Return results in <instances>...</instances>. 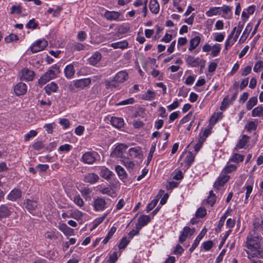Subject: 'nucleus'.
I'll use <instances>...</instances> for the list:
<instances>
[{
    "instance_id": "nucleus-1",
    "label": "nucleus",
    "mask_w": 263,
    "mask_h": 263,
    "mask_svg": "<svg viewBox=\"0 0 263 263\" xmlns=\"http://www.w3.org/2000/svg\"><path fill=\"white\" fill-rule=\"evenodd\" d=\"M260 238L255 233L248 235L247 239V247L250 251L253 249H259Z\"/></svg>"
},
{
    "instance_id": "nucleus-2",
    "label": "nucleus",
    "mask_w": 263,
    "mask_h": 263,
    "mask_svg": "<svg viewBox=\"0 0 263 263\" xmlns=\"http://www.w3.org/2000/svg\"><path fill=\"white\" fill-rule=\"evenodd\" d=\"M90 78L82 79L73 81L68 86V89L71 91H74L75 88L83 89L88 86L91 83Z\"/></svg>"
},
{
    "instance_id": "nucleus-3",
    "label": "nucleus",
    "mask_w": 263,
    "mask_h": 263,
    "mask_svg": "<svg viewBox=\"0 0 263 263\" xmlns=\"http://www.w3.org/2000/svg\"><path fill=\"white\" fill-rule=\"evenodd\" d=\"M128 148V146L125 144L120 143L118 144L115 148L114 151L110 154V156L112 158H121L122 159L123 157V153Z\"/></svg>"
},
{
    "instance_id": "nucleus-4",
    "label": "nucleus",
    "mask_w": 263,
    "mask_h": 263,
    "mask_svg": "<svg viewBox=\"0 0 263 263\" xmlns=\"http://www.w3.org/2000/svg\"><path fill=\"white\" fill-rule=\"evenodd\" d=\"M48 45V42L45 40H39L30 47L32 53H36L43 50Z\"/></svg>"
},
{
    "instance_id": "nucleus-5",
    "label": "nucleus",
    "mask_w": 263,
    "mask_h": 263,
    "mask_svg": "<svg viewBox=\"0 0 263 263\" xmlns=\"http://www.w3.org/2000/svg\"><path fill=\"white\" fill-rule=\"evenodd\" d=\"M57 76V74L54 73L53 69H49L39 80V84L43 85L50 80L54 79Z\"/></svg>"
},
{
    "instance_id": "nucleus-6",
    "label": "nucleus",
    "mask_w": 263,
    "mask_h": 263,
    "mask_svg": "<svg viewBox=\"0 0 263 263\" xmlns=\"http://www.w3.org/2000/svg\"><path fill=\"white\" fill-rule=\"evenodd\" d=\"M98 154L96 152H88L85 153L82 157L83 161L87 164H92L96 160V156Z\"/></svg>"
},
{
    "instance_id": "nucleus-7",
    "label": "nucleus",
    "mask_w": 263,
    "mask_h": 263,
    "mask_svg": "<svg viewBox=\"0 0 263 263\" xmlns=\"http://www.w3.org/2000/svg\"><path fill=\"white\" fill-rule=\"evenodd\" d=\"M21 79L27 81H32L33 79L34 73L29 69H24L22 70Z\"/></svg>"
},
{
    "instance_id": "nucleus-8",
    "label": "nucleus",
    "mask_w": 263,
    "mask_h": 263,
    "mask_svg": "<svg viewBox=\"0 0 263 263\" xmlns=\"http://www.w3.org/2000/svg\"><path fill=\"white\" fill-rule=\"evenodd\" d=\"M151 220L150 217L147 215L140 216L138 220V222L136 225V228L140 230L142 227L146 226Z\"/></svg>"
},
{
    "instance_id": "nucleus-9",
    "label": "nucleus",
    "mask_w": 263,
    "mask_h": 263,
    "mask_svg": "<svg viewBox=\"0 0 263 263\" xmlns=\"http://www.w3.org/2000/svg\"><path fill=\"white\" fill-rule=\"evenodd\" d=\"M14 90L17 96L24 95L27 91V86L24 83H18L14 86Z\"/></svg>"
},
{
    "instance_id": "nucleus-10",
    "label": "nucleus",
    "mask_w": 263,
    "mask_h": 263,
    "mask_svg": "<svg viewBox=\"0 0 263 263\" xmlns=\"http://www.w3.org/2000/svg\"><path fill=\"white\" fill-rule=\"evenodd\" d=\"M102 58L101 54L99 52H95L91 57H90L88 62L90 65L96 66L101 60Z\"/></svg>"
},
{
    "instance_id": "nucleus-11",
    "label": "nucleus",
    "mask_w": 263,
    "mask_h": 263,
    "mask_svg": "<svg viewBox=\"0 0 263 263\" xmlns=\"http://www.w3.org/2000/svg\"><path fill=\"white\" fill-rule=\"evenodd\" d=\"M186 62L189 65L196 67L199 66L201 60L199 58H195L192 55H188L186 59Z\"/></svg>"
},
{
    "instance_id": "nucleus-12",
    "label": "nucleus",
    "mask_w": 263,
    "mask_h": 263,
    "mask_svg": "<svg viewBox=\"0 0 263 263\" xmlns=\"http://www.w3.org/2000/svg\"><path fill=\"white\" fill-rule=\"evenodd\" d=\"M22 196V192L20 189H14L10 192L7 196L8 199L11 201H15L21 198Z\"/></svg>"
},
{
    "instance_id": "nucleus-13",
    "label": "nucleus",
    "mask_w": 263,
    "mask_h": 263,
    "mask_svg": "<svg viewBox=\"0 0 263 263\" xmlns=\"http://www.w3.org/2000/svg\"><path fill=\"white\" fill-rule=\"evenodd\" d=\"M206 232V230L205 229H203L200 233L198 235L196 239L194 240L193 244L191 248L189 249L191 252H192L198 246L200 241L202 239V238L204 237L205 233Z\"/></svg>"
},
{
    "instance_id": "nucleus-14",
    "label": "nucleus",
    "mask_w": 263,
    "mask_h": 263,
    "mask_svg": "<svg viewBox=\"0 0 263 263\" xmlns=\"http://www.w3.org/2000/svg\"><path fill=\"white\" fill-rule=\"evenodd\" d=\"M105 200L103 198H98L94 201V208L96 211L103 210L106 205Z\"/></svg>"
},
{
    "instance_id": "nucleus-15",
    "label": "nucleus",
    "mask_w": 263,
    "mask_h": 263,
    "mask_svg": "<svg viewBox=\"0 0 263 263\" xmlns=\"http://www.w3.org/2000/svg\"><path fill=\"white\" fill-rule=\"evenodd\" d=\"M99 179L98 175L95 173H88L84 177V181L90 184L96 183Z\"/></svg>"
},
{
    "instance_id": "nucleus-16",
    "label": "nucleus",
    "mask_w": 263,
    "mask_h": 263,
    "mask_svg": "<svg viewBox=\"0 0 263 263\" xmlns=\"http://www.w3.org/2000/svg\"><path fill=\"white\" fill-rule=\"evenodd\" d=\"M127 78L128 73L125 71H121L116 75L114 81L118 83H122Z\"/></svg>"
},
{
    "instance_id": "nucleus-17",
    "label": "nucleus",
    "mask_w": 263,
    "mask_h": 263,
    "mask_svg": "<svg viewBox=\"0 0 263 263\" xmlns=\"http://www.w3.org/2000/svg\"><path fill=\"white\" fill-rule=\"evenodd\" d=\"M111 124L117 128H120L124 125V120L122 118L112 117L110 120Z\"/></svg>"
},
{
    "instance_id": "nucleus-18",
    "label": "nucleus",
    "mask_w": 263,
    "mask_h": 263,
    "mask_svg": "<svg viewBox=\"0 0 263 263\" xmlns=\"http://www.w3.org/2000/svg\"><path fill=\"white\" fill-rule=\"evenodd\" d=\"M11 213V212L7 205L2 204L0 206V218L8 217Z\"/></svg>"
},
{
    "instance_id": "nucleus-19",
    "label": "nucleus",
    "mask_w": 263,
    "mask_h": 263,
    "mask_svg": "<svg viewBox=\"0 0 263 263\" xmlns=\"http://www.w3.org/2000/svg\"><path fill=\"white\" fill-rule=\"evenodd\" d=\"M229 176L228 175H223V176L219 177L217 180L214 183V187L218 189L220 186H223L229 179Z\"/></svg>"
},
{
    "instance_id": "nucleus-20",
    "label": "nucleus",
    "mask_w": 263,
    "mask_h": 263,
    "mask_svg": "<svg viewBox=\"0 0 263 263\" xmlns=\"http://www.w3.org/2000/svg\"><path fill=\"white\" fill-rule=\"evenodd\" d=\"M120 13L115 11H106L104 14L105 17L110 21L117 20L120 16Z\"/></svg>"
},
{
    "instance_id": "nucleus-21",
    "label": "nucleus",
    "mask_w": 263,
    "mask_h": 263,
    "mask_svg": "<svg viewBox=\"0 0 263 263\" xmlns=\"http://www.w3.org/2000/svg\"><path fill=\"white\" fill-rule=\"evenodd\" d=\"M248 254L249 258H251V256L252 257L263 258V251L260 249V246L259 249H253L251 251L250 253L248 252Z\"/></svg>"
},
{
    "instance_id": "nucleus-22",
    "label": "nucleus",
    "mask_w": 263,
    "mask_h": 263,
    "mask_svg": "<svg viewBox=\"0 0 263 263\" xmlns=\"http://www.w3.org/2000/svg\"><path fill=\"white\" fill-rule=\"evenodd\" d=\"M58 86L57 84L54 82H51L50 84H48L45 87V90L46 92L50 95L51 92H56L58 90Z\"/></svg>"
},
{
    "instance_id": "nucleus-23",
    "label": "nucleus",
    "mask_w": 263,
    "mask_h": 263,
    "mask_svg": "<svg viewBox=\"0 0 263 263\" xmlns=\"http://www.w3.org/2000/svg\"><path fill=\"white\" fill-rule=\"evenodd\" d=\"M200 37L199 36H196L194 38L192 39L190 41V47L189 50L192 51L195 49L199 44L200 42Z\"/></svg>"
},
{
    "instance_id": "nucleus-24",
    "label": "nucleus",
    "mask_w": 263,
    "mask_h": 263,
    "mask_svg": "<svg viewBox=\"0 0 263 263\" xmlns=\"http://www.w3.org/2000/svg\"><path fill=\"white\" fill-rule=\"evenodd\" d=\"M25 204L26 208L30 212L34 211L37 206L36 201L30 199H27Z\"/></svg>"
},
{
    "instance_id": "nucleus-25",
    "label": "nucleus",
    "mask_w": 263,
    "mask_h": 263,
    "mask_svg": "<svg viewBox=\"0 0 263 263\" xmlns=\"http://www.w3.org/2000/svg\"><path fill=\"white\" fill-rule=\"evenodd\" d=\"M149 9L151 12L157 14L159 11V5L157 0H151L149 3Z\"/></svg>"
},
{
    "instance_id": "nucleus-26",
    "label": "nucleus",
    "mask_w": 263,
    "mask_h": 263,
    "mask_svg": "<svg viewBox=\"0 0 263 263\" xmlns=\"http://www.w3.org/2000/svg\"><path fill=\"white\" fill-rule=\"evenodd\" d=\"M64 72L66 78H72L75 73V70L73 66L71 64L66 66L64 70Z\"/></svg>"
},
{
    "instance_id": "nucleus-27",
    "label": "nucleus",
    "mask_w": 263,
    "mask_h": 263,
    "mask_svg": "<svg viewBox=\"0 0 263 263\" xmlns=\"http://www.w3.org/2000/svg\"><path fill=\"white\" fill-rule=\"evenodd\" d=\"M141 154V150L139 147H135L129 149V155L134 158L140 157Z\"/></svg>"
},
{
    "instance_id": "nucleus-28",
    "label": "nucleus",
    "mask_w": 263,
    "mask_h": 263,
    "mask_svg": "<svg viewBox=\"0 0 263 263\" xmlns=\"http://www.w3.org/2000/svg\"><path fill=\"white\" fill-rule=\"evenodd\" d=\"M128 45V42L126 41H123L116 43H112L110 46L114 49L120 48L124 49L127 48Z\"/></svg>"
},
{
    "instance_id": "nucleus-29",
    "label": "nucleus",
    "mask_w": 263,
    "mask_h": 263,
    "mask_svg": "<svg viewBox=\"0 0 263 263\" xmlns=\"http://www.w3.org/2000/svg\"><path fill=\"white\" fill-rule=\"evenodd\" d=\"M212 126L209 125V127L205 128L203 132H200L199 134V139L201 142H204L208 136L211 134Z\"/></svg>"
},
{
    "instance_id": "nucleus-30",
    "label": "nucleus",
    "mask_w": 263,
    "mask_h": 263,
    "mask_svg": "<svg viewBox=\"0 0 263 263\" xmlns=\"http://www.w3.org/2000/svg\"><path fill=\"white\" fill-rule=\"evenodd\" d=\"M112 175V173L106 167H103L101 168L100 172V176L106 179H110Z\"/></svg>"
},
{
    "instance_id": "nucleus-31",
    "label": "nucleus",
    "mask_w": 263,
    "mask_h": 263,
    "mask_svg": "<svg viewBox=\"0 0 263 263\" xmlns=\"http://www.w3.org/2000/svg\"><path fill=\"white\" fill-rule=\"evenodd\" d=\"M253 117H263V107L258 106L253 109L252 111Z\"/></svg>"
},
{
    "instance_id": "nucleus-32",
    "label": "nucleus",
    "mask_w": 263,
    "mask_h": 263,
    "mask_svg": "<svg viewBox=\"0 0 263 263\" xmlns=\"http://www.w3.org/2000/svg\"><path fill=\"white\" fill-rule=\"evenodd\" d=\"M116 172L121 179H125L127 177V174L125 170L120 165H117L115 167Z\"/></svg>"
},
{
    "instance_id": "nucleus-33",
    "label": "nucleus",
    "mask_w": 263,
    "mask_h": 263,
    "mask_svg": "<svg viewBox=\"0 0 263 263\" xmlns=\"http://www.w3.org/2000/svg\"><path fill=\"white\" fill-rule=\"evenodd\" d=\"M257 103L256 97L250 98L246 104V108L248 110H251Z\"/></svg>"
},
{
    "instance_id": "nucleus-34",
    "label": "nucleus",
    "mask_w": 263,
    "mask_h": 263,
    "mask_svg": "<svg viewBox=\"0 0 263 263\" xmlns=\"http://www.w3.org/2000/svg\"><path fill=\"white\" fill-rule=\"evenodd\" d=\"M121 161L122 163L127 168H133L135 166L134 163L128 158L124 157Z\"/></svg>"
},
{
    "instance_id": "nucleus-35",
    "label": "nucleus",
    "mask_w": 263,
    "mask_h": 263,
    "mask_svg": "<svg viewBox=\"0 0 263 263\" xmlns=\"http://www.w3.org/2000/svg\"><path fill=\"white\" fill-rule=\"evenodd\" d=\"M249 137L246 135H243L242 139L239 141L238 143L237 144L236 147L238 148H243L247 143Z\"/></svg>"
},
{
    "instance_id": "nucleus-36",
    "label": "nucleus",
    "mask_w": 263,
    "mask_h": 263,
    "mask_svg": "<svg viewBox=\"0 0 263 263\" xmlns=\"http://www.w3.org/2000/svg\"><path fill=\"white\" fill-rule=\"evenodd\" d=\"M227 213H225L220 219L219 221L217 227L215 229V231L217 232H219L220 231L222 227L224 225V221L227 218Z\"/></svg>"
},
{
    "instance_id": "nucleus-37",
    "label": "nucleus",
    "mask_w": 263,
    "mask_h": 263,
    "mask_svg": "<svg viewBox=\"0 0 263 263\" xmlns=\"http://www.w3.org/2000/svg\"><path fill=\"white\" fill-rule=\"evenodd\" d=\"M220 9V7H212L206 12V14L208 16L220 14V13L219 12Z\"/></svg>"
},
{
    "instance_id": "nucleus-38",
    "label": "nucleus",
    "mask_w": 263,
    "mask_h": 263,
    "mask_svg": "<svg viewBox=\"0 0 263 263\" xmlns=\"http://www.w3.org/2000/svg\"><path fill=\"white\" fill-rule=\"evenodd\" d=\"M83 216V213L78 210H74L72 211L69 217L78 220Z\"/></svg>"
},
{
    "instance_id": "nucleus-39",
    "label": "nucleus",
    "mask_w": 263,
    "mask_h": 263,
    "mask_svg": "<svg viewBox=\"0 0 263 263\" xmlns=\"http://www.w3.org/2000/svg\"><path fill=\"white\" fill-rule=\"evenodd\" d=\"M216 201V197L214 194L213 191L210 192V195L207 199L206 202L210 204L211 206H213Z\"/></svg>"
},
{
    "instance_id": "nucleus-40",
    "label": "nucleus",
    "mask_w": 263,
    "mask_h": 263,
    "mask_svg": "<svg viewBox=\"0 0 263 263\" xmlns=\"http://www.w3.org/2000/svg\"><path fill=\"white\" fill-rule=\"evenodd\" d=\"M206 209L203 207H201L197 210L196 213V216L197 218H203L206 215Z\"/></svg>"
},
{
    "instance_id": "nucleus-41",
    "label": "nucleus",
    "mask_w": 263,
    "mask_h": 263,
    "mask_svg": "<svg viewBox=\"0 0 263 263\" xmlns=\"http://www.w3.org/2000/svg\"><path fill=\"white\" fill-rule=\"evenodd\" d=\"M243 159L244 157L243 155L238 154H235L233 155L230 160L233 162H239L243 161Z\"/></svg>"
},
{
    "instance_id": "nucleus-42",
    "label": "nucleus",
    "mask_w": 263,
    "mask_h": 263,
    "mask_svg": "<svg viewBox=\"0 0 263 263\" xmlns=\"http://www.w3.org/2000/svg\"><path fill=\"white\" fill-rule=\"evenodd\" d=\"M18 40V37L16 34L11 33L6 36L5 39L7 43H10L12 41H16Z\"/></svg>"
},
{
    "instance_id": "nucleus-43",
    "label": "nucleus",
    "mask_w": 263,
    "mask_h": 263,
    "mask_svg": "<svg viewBox=\"0 0 263 263\" xmlns=\"http://www.w3.org/2000/svg\"><path fill=\"white\" fill-rule=\"evenodd\" d=\"M220 44H216L214 45L212 47V51L211 52V54L213 57L217 56L218 53L220 52Z\"/></svg>"
},
{
    "instance_id": "nucleus-44",
    "label": "nucleus",
    "mask_w": 263,
    "mask_h": 263,
    "mask_svg": "<svg viewBox=\"0 0 263 263\" xmlns=\"http://www.w3.org/2000/svg\"><path fill=\"white\" fill-rule=\"evenodd\" d=\"M194 158L195 157L191 152H188L185 158V161L189 165H190L193 162Z\"/></svg>"
},
{
    "instance_id": "nucleus-45",
    "label": "nucleus",
    "mask_w": 263,
    "mask_h": 263,
    "mask_svg": "<svg viewBox=\"0 0 263 263\" xmlns=\"http://www.w3.org/2000/svg\"><path fill=\"white\" fill-rule=\"evenodd\" d=\"M158 198L154 199L151 201V203H148L147 206V212H149L156 206L158 202Z\"/></svg>"
},
{
    "instance_id": "nucleus-46",
    "label": "nucleus",
    "mask_w": 263,
    "mask_h": 263,
    "mask_svg": "<svg viewBox=\"0 0 263 263\" xmlns=\"http://www.w3.org/2000/svg\"><path fill=\"white\" fill-rule=\"evenodd\" d=\"M55 123L53 122L49 124H46L44 125V128L49 134H51L53 132V128L55 127Z\"/></svg>"
},
{
    "instance_id": "nucleus-47",
    "label": "nucleus",
    "mask_w": 263,
    "mask_h": 263,
    "mask_svg": "<svg viewBox=\"0 0 263 263\" xmlns=\"http://www.w3.org/2000/svg\"><path fill=\"white\" fill-rule=\"evenodd\" d=\"M74 202L80 207H82L83 206L84 204V202L82 198H81L80 195L76 196L74 199H73Z\"/></svg>"
},
{
    "instance_id": "nucleus-48",
    "label": "nucleus",
    "mask_w": 263,
    "mask_h": 263,
    "mask_svg": "<svg viewBox=\"0 0 263 263\" xmlns=\"http://www.w3.org/2000/svg\"><path fill=\"white\" fill-rule=\"evenodd\" d=\"M213 246V242L211 240L207 241L206 242H204L202 243V246L204 250L209 251L210 250Z\"/></svg>"
},
{
    "instance_id": "nucleus-49",
    "label": "nucleus",
    "mask_w": 263,
    "mask_h": 263,
    "mask_svg": "<svg viewBox=\"0 0 263 263\" xmlns=\"http://www.w3.org/2000/svg\"><path fill=\"white\" fill-rule=\"evenodd\" d=\"M44 147V145L42 141H37L32 145L33 148L37 151H39L42 149Z\"/></svg>"
},
{
    "instance_id": "nucleus-50",
    "label": "nucleus",
    "mask_w": 263,
    "mask_h": 263,
    "mask_svg": "<svg viewBox=\"0 0 263 263\" xmlns=\"http://www.w3.org/2000/svg\"><path fill=\"white\" fill-rule=\"evenodd\" d=\"M195 232L194 229H191L190 228L188 227H185L183 228V230L182 232V233H184V234L186 235V237H187L188 235H192L193 233Z\"/></svg>"
},
{
    "instance_id": "nucleus-51",
    "label": "nucleus",
    "mask_w": 263,
    "mask_h": 263,
    "mask_svg": "<svg viewBox=\"0 0 263 263\" xmlns=\"http://www.w3.org/2000/svg\"><path fill=\"white\" fill-rule=\"evenodd\" d=\"M37 132L34 130H31L29 133L27 134L25 136V140L26 141H28L31 138L36 136Z\"/></svg>"
},
{
    "instance_id": "nucleus-52",
    "label": "nucleus",
    "mask_w": 263,
    "mask_h": 263,
    "mask_svg": "<svg viewBox=\"0 0 263 263\" xmlns=\"http://www.w3.org/2000/svg\"><path fill=\"white\" fill-rule=\"evenodd\" d=\"M22 7L20 5L18 6H13L11 7V11L10 12L11 14H14L16 13L17 14H20L22 12Z\"/></svg>"
},
{
    "instance_id": "nucleus-53",
    "label": "nucleus",
    "mask_w": 263,
    "mask_h": 263,
    "mask_svg": "<svg viewBox=\"0 0 263 263\" xmlns=\"http://www.w3.org/2000/svg\"><path fill=\"white\" fill-rule=\"evenodd\" d=\"M129 243V240L126 237H123L119 245L120 249H124Z\"/></svg>"
},
{
    "instance_id": "nucleus-54",
    "label": "nucleus",
    "mask_w": 263,
    "mask_h": 263,
    "mask_svg": "<svg viewBox=\"0 0 263 263\" xmlns=\"http://www.w3.org/2000/svg\"><path fill=\"white\" fill-rule=\"evenodd\" d=\"M229 96H227L226 97L224 98L222 103L220 107V109L221 110H224L226 107H227L228 104H229Z\"/></svg>"
},
{
    "instance_id": "nucleus-55",
    "label": "nucleus",
    "mask_w": 263,
    "mask_h": 263,
    "mask_svg": "<svg viewBox=\"0 0 263 263\" xmlns=\"http://www.w3.org/2000/svg\"><path fill=\"white\" fill-rule=\"evenodd\" d=\"M134 102V99L133 98L128 99L127 100H123L117 104V106L119 105H125L127 104H131Z\"/></svg>"
},
{
    "instance_id": "nucleus-56",
    "label": "nucleus",
    "mask_w": 263,
    "mask_h": 263,
    "mask_svg": "<svg viewBox=\"0 0 263 263\" xmlns=\"http://www.w3.org/2000/svg\"><path fill=\"white\" fill-rule=\"evenodd\" d=\"M37 27V24L34 22V20H30L26 25V27L28 29H35Z\"/></svg>"
},
{
    "instance_id": "nucleus-57",
    "label": "nucleus",
    "mask_w": 263,
    "mask_h": 263,
    "mask_svg": "<svg viewBox=\"0 0 263 263\" xmlns=\"http://www.w3.org/2000/svg\"><path fill=\"white\" fill-rule=\"evenodd\" d=\"M261 68H263V62L259 61L255 64L253 70L255 72H258Z\"/></svg>"
},
{
    "instance_id": "nucleus-58",
    "label": "nucleus",
    "mask_w": 263,
    "mask_h": 263,
    "mask_svg": "<svg viewBox=\"0 0 263 263\" xmlns=\"http://www.w3.org/2000/svg\"><path fill=\"white\" fill-rule=\"evenodd\" d=\"M59 123L62 125L64 128L68 127L70 125L69 120L66 118H63L60 120Z\"/></svg>"
},
{
    "instance_id": "nucleus-59",
    "label": "nucleus",
    "mask_w": 263,
    "mask_h": 263,
    "mask_svg": "<svg viewBox=\"0 0 263 263\" xmlns=\"http://www.w3.org/2000/svg\"><path fill=\"white\" fill-rule=\"evenodd\" d=\"M155 96V93L153 91L148 90L147 91V93L144 95V98L145 100H151V99L154 98Z\"/></svg>"
},
{
    "instance_id": "nucleus-60",
    "label": "nucleus",
    "mask_w": 263,
    "mask_h": 263,
    "mask_svg": "<svg viewBox=\"0 0 263 263\" xmlns=\"http://www.w3.org/2000/svg\"><path fill=\"white\" fill-rule=\"evenodd\" d=\"M156 145H152L150 149V152L147 157V162L149 163L152 159L153 154L155 151Z\"/></svg>"
},
{
    "instance_id": "nucleus-61",
    "label": "nucleus",
    "mask_w": 263,
    "mask_h": 263,
    "mask_svg": "<svg viewBox=\"0 0 263 263\" xmlns=\"http://www.w3.org/2000/svg\"><path fill=\"white\" fill-rule=\"evenodd\" d=\"M118 259V255L117 252H114L110 255L108 262L109 263H115Z\"/></svg>"
},
{
    "instance_id": "nucleus-62",
    "label": "nucleus",
    "mask_w": 263,
    "mask_h": 263,
    "mask_svg": "<svg viewBox=\"0 0 263 263\" xmlns=\"http://www.w3.org/2000/svg\"><path fill=\"white\" fill-rule=\"evenodd\" d=\"M236 168V166L233 164H230L225 167L224 171L227 173H230L232 171L235 170Z\"/></svg>"
},
{
    "instance_id": "nucleus-63",
    "label": "nucleus",
    "mask_w": 263,
    "mask_h": 263,
    "mask_svg": "<svg viewBox=\"0 0 263 263\" xmlns=\"http://www.w3.org/2000/svg\"><path fill=\"white\" fill-rule=\"evenodd\" d=\"M73 49L77 51H80L84 49V45L80 43H76L73 44Z\"/></svg>"
},
{
    "instance_id": "nucleus-64",
    "label": "nucleus",
    "mask_w": 263,
    "mask_h": 263,
    "mask_svg": "<svg viewBox=\"0 0 263 263\" xmlns=\"http://www.w3.org/2000/svg\"><path fill=\"white\" fill-rule=\"evenodd\" d=\"M71 148V146L69 144H66L63 145H61L59 147V150L60 151H66L69 152Z\"/></svg>"
}]
</instances>
